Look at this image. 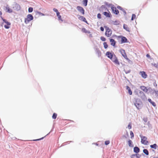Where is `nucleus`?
I'll use <instances>...</instances> for the list:
<instances>
[{
    "instance_id": "nucleus-26",
    "label": "nucleus",
    "mask_w": 158,
    "mask_h": 158,
    "mask_svg": "<svg viewBox=\"0 0 158 158\" xmlns=\"http://www.w3.org/2000/svg\"><path fill=\"white\" fill-rule=\"evenodd\" d=\"M103 45H104V48L105 49H106V48H108V45L107 44V43L106 42H104L103 43Z\"/></svg>"
},
{
    "instance_id": "nucleus-4",
    "label": "nucleus",
    "mask_w": 158,
    "mask_h": 158,
    "mask_svg": "<svg viewBox=\"0 0 158 158\" xmlns=\"http://www.w3.org/2000/svg\"><path fill=\"white\" fill-rule=\"evenodd\" d=\"M141 138V142L142 143L144 144H147L148 143V142L147 141V137L144 136H140Z\"/></svg>"
},
{
    "instance_id": "nucleus-36",
    "label": "nucleus",
    "mask_w": 158,
    "mask_h": 158,
    "mask_svg": "<svg viewBox=\"0 0 158 158\" xmlns=\"http://www.w3.org/2000/svg\"><path fill=\"white\" fill-rule=\"evenodd\" d=\"M130 134L131 138L134 137V134L132 131H131L130 132Z\"/></svg>"
},
{
    "instance_id": "nucleus-1",
    "label": "nucleus",
    "mask_w": 158,
    "mask_h": 158,
    "mask_svg": "<svg viewBox=\"0 0 158 158\" xmlns=\"http://www.w3.org/2000/svg\"><path fill=\"white\" fill-rule=\"evenodd\" d=\"M33 19V16L31 14H28L27 15L26 18L25 19L24 22L26 24H28Z\"/></svg>"
},
{
    "instance_id": "nucleus-42",
    "label": "nucleus",
    "mask_w": 158,
    "mask_h": 158,
    "mask_svg": "<svg viewBox=\"0 0 158 158\" xmlns=\"http://www.w3.org/2000/svg\"><path fill=\"white\" fill-rule=\"evenodd\" d=\"M38 13L40 15H42V16H44V14H43V13H42L41 12H38Z\"/></svg>"
},
{
    "instance_id": "nucleus-41",
    "label": "nucleus",
    "mask_w": 158,
    "mask_h": 158,
    "mask_svg": "<svg viewBox=\"0 0 158 158\" xmlns=\"http://www.w3.org/2000/svg\"><path fill=\"white\" fill-rule=\"evenodd\" d=\"M97 17L99 19H101V15L99 13L97 15Z\"/></svg>"
},
{
    "instance_id": "nucleus-25",
    "label": "nucleus",
    "mask_w": 158,
    "mask_h": 158,
    "mask_svg": "<svg viewBox=\"0 0 158 158\" xmlns=\"http://www.w3.org/2000/svg\"><path fill=\"white\" fill-rule=\"evenodd\" d=\"M123 28L124 29H125L127 31H129V28L127 27V26L126 25L124 24L123 26Z\"/></svg>"
},
{
    "instance_id": "nucleus-47",
    "label": "nucleus",
    "mask_w": 158,
    "mask_h": 158,
    "mask_svg": "<svg viewBox=\"0 0 158 158\" xmlns=\"http://www.w3.org/2000/svg\"><path fill=\"white\" fill-rule=\"evenodd\" d=\"M127 89L128 90L129 89H130V88L128 86H127Z\"/></svg>"
},
{
    "instance_id": "nucleus-13",
    "label": "nucleus",
    "mask_w": 158,
    "mask_h": 158,
    "mask_svg": "<svg viewBox=\"0 0 158 158\" xmlns=\"http://www.w3.org/2000/svg\"><path fill=\"white\" fill-rule=\"evenodd\" d=\"M140 88L145 93H147V88L144 86H141L140 87Z\"/></svg>"
},
{
    "instance_id": "nucleus-30",
    "label": "nucleus",
    "mask_w": 158,
    "mask_h": 158,
    "mask_svg": "<svg viewBox=\"0 0 158 158\" xmlns=\"http://www.w3.org/2000/svg\"><path fill=\"white\" fill-rule=\"evenodd\" d=\"M136 18V15L134 14H133L132 15L131 18V20H133L134 19H135Z\"/></svg>"
},
{
    "instance_id": "nucleus-7",
    "label": "nucleus",
    "mask_w": 158,
    "mask_h": 158,
    "mask_svg": "<svg viewBox=\"0 0 158 158\" xmlns=\"http://www.w3.org/2000/svg\"><path fill=\"white\" fill-rule=\"evenodd\" d=\"M120 52L122 55V56H123V57L126 59H128V58H127V54L125 52V51L123 49H121L120 50Z\"/></svg>"
},
{
    "instance_id": "nucleus-6",
    "label": "nucleus",
    "mask_w": 158,
    "mask_h": 158,
    "mask_svg": "<svg viewBox=\"0 0 158 158\" xmlns=\"http://www.w3.org/2000/svg\"><path fill=\"white\" fill-rule=\"evenodd\" d=\"M111 9L113 12L115 14L117 15L119 13L118 10L114 6H112L111 7Z\"/></svg>"
},
{
    "instance_id": "nucleus-46",
    "label": "nucleus",
    "mask_w": 158,
    "mask_h": 158,
    "mask_svg": "<svg viewBox=\"0 0 158 158\" xmlns=\"http://www.w3.org/2000/svg\"><path fill=\"white\" fill-rule=\"evenodd\" d=\"M117 8L118 9H120V10H122V9H123L120 6H118L117 7Z\"/></svg>"
},
{
    "instance_id": "nucleus-49",
    "label": "nucleus",
    "mask_w": 158,
    "mask_h": 158,
    "mask_svg": "<svg viewBox=\"0 0 158 158\" xmlns=\"http://www.w3.org/2000/svg\"><path fill=\"white\" fill-rule=\"evenodd\" d=\"M2 12L1 11H0V16L1 17V15H2Z\"/></svg>"
},
{
    "instance_id": "nucleus-38",
    "label": "nucleus",
    "mask_w": 158,
    "mask_h": 158,
    "mask_svg": "<svg viewBox=\"0 0 158 158\" xmlns=\"http://www.w3.org/2000/svg\"><path fill=\"white\" fill-rule=\"evenodd\" d=\"M110 143V142L109 140H107L105 142V143L106 145H108Z\"/></svg>"
},
{
    "instance_id": "nucleus-8",
    "label": "nucleus",
    "mask_w": 158,
    "mask_h": 158,
    "mask_svg": "<svg viewBox=\"0 0 158 158\" xmlns=\"http://www.w3.org/2000/svg\"><path fill=\"white\" fill-rule=\"evenodd\" d=\"M135 105L138 109H139L141 107V102H140L136 101Z\"/></svg>"
},
{
    "instance_id": "nucleus-33",
    "label": "nucleus",
    "mask_w": 158,
    "mask_h": 158,
    "mask_svg": "<svg viewBox=\"0 0 158 158\" xmlns=\"http://www.w3.org/2000/svg\"><path fill=\"white\" fill-rule=\"evenodd\" d=\"M100 39L101 40H102V41H105L106 40V39L103 36H101L100 37Z\"/></svg>"
},
{
    "instance_id": "nucleus-18",
    "label": "nucleus",
    "mask_w": 158,
    "mask_h": 158,
    "mask_svg": "<svg viewBox=\"0 0 158 158\" xmlns=\"http://www.w3.org/2000/svg\"><path fill=\"white\" fill-rule=\"evenodd\" d=\"M154 90H153L151 88H149L147 89V93L148 94L149 93H153Z\"/></svg>"
},
{
    "instance_id": "nucleus-10",
    "label": "nucleus",
    "mask_w": 158,
    "mask_h": 158,
    "mask_svg": "<svg viewBox=\"0 0 158 158\" xmlns=\"http://www.w3.org/2000/svg\"><path fill=\"white\" fill-rule=\"evenodd\" d=\"M110 41L111 45L113 46H115L116 44V42L114 40L112 39H110Z\"/></svg>"
},
{
    "instance_id": "nucleus-11",
    "label": "nucleus",
    "mask_w": 158,
    "mask_h": 158,
    "mask_svg": "<svg viewBox=\"0 0 158 158\" xmlns=\"http://www.w3.org/2000/svg\"><path fill=\"white\" fill-rule=\"evenodd\" d=\"M111 60L115 64H119V62L118 60L116 58H112Z\"/></svg>"
},
{
    "instance_id": "nucleus-23",
    "label": "nucleus",
    "mask_w": 158,
    "mask_h": 158,
    "mask_svg": "<svg viewBox=\"0 0 158 158\" xmlns=\"http://www.w3.org/2000/svg\"><path fill=\"white\" fill-rule=\"evenodd\" d=\"M96 53L98 55V57H100L101 55V52L99 50H97L96 52Z\"/></svg>"
},
{
    "instance_id": "nucleus-44",
    "label": "nucleus",
    "mask_w": 158,
    "mask_h": 158,
    "mask_svg": "<svg viewBox=\"0 0 158 158\" xmlns=\"http://www.w3.org/2000/svg\"><path fill=\"white\" fill-rule=\"evenodd\" d=\"M100 30L102 31H103L104 30V28L102 27H100Z\"/></svg>"
},
{
    "instance_id": "nucleus-21",
    "label": "nucleus",
    "mask_w": 158,
    "mask_h": 158,
    "mask_svg": "<svg viewBox=\"0 0 158 158\" xmlns=\"http://www.w3.org/2000/svg\"><path fill=\"white\" fill-rule=\"evenodd\" d=\"M128 145L130 147H133L134 146L132 144V142L131 140H129L128 141Z\"/></svg>"
},
{
    "instance_id": "nucleus-35",
    "label": "nucleus",
    "mask_w": 158,
    "mask_h": 158,
    "mask_svg": "<svg viewBox=\"0 0 158 158\" xmlns=\"http://www.w3.org/2000/svg\"><path fill=\"white\" fill-rule=\"evenodd\" d=\"M152 64L153 66L156 68H158V64L155 63V64Z\"/></svg>"
},
{
    "instance_id": "nucleus-12",
    "label": "nucleus",
    "mask_w": 158,
    "mask_h": 158,
    "mask_svg": "<svg viewBox=\"0 0 158 158\" xmlns=\"http://www.w3.org/2000/svg\"><path fill=\"white\" fill-rule=\"evenodd\" d=\"M106 55L108 58L111 59L113 58V55L112 54L109 52H106Z\"/></svg>"
},
{
    "instance_id": "nucleus-15",
    "label": "nucleus",
    "mask_w": 158,
    "mask_h": 158,
    "mask_svg": "<svg viewBox=\"0 0 158 158\" xmlns=\"http://www.w3.org/2000/svg\"><path fill=\"white\" fill-rule=\"evenodd\" d=\"M127 39L124 37H122L121 38V43H125L127 42Z\"/></svg>"
},
{
    "instance_id": "nucleus-3",
    "label": "nucleus",
    "mask_w": 158,
    "mask_h": 158,
    "mask_svg": "<svg viewBox=\"0 0 158 158\" xmlns=\"http://www.w3.org/2000/svg\"><path fill=\"white\" fill-rule=\"evenodd\" d=\"M1 18L4 22L6 23V24L4 25L5 28L6 29H9L10 27L11 23L8 22L6 20L3 19L2 17H1Z\"/></svg>"
},
{
    "instance_id": "nucleus-43",
    "label": "nucleus",
    "mask_w": 158,
    "mask_h": 158,
    "mask_svg": "<svg viewBox=\"0 0 158 158\" xmlns=\"http://www.w3.org/2000/svg\"><path fill=\"white\" fill-rule=\"evenodd\" d=\"M148 100L149 101V102H150L151 103L153 102L152 101L151 99L150 98L148 99Z\"/></svg>"
},
{
    "instance_id": "nucleus-40",
    "label": "nucleus",
    "mask_w": 158,
    "mask_h": 158,
    "mask_svg": "<svg viewBox=\"0 0 158 158\" xmlns=\"http://www.w3.org/2000/svg\"><path fill=\"white\" fill-rule=\"evenodd\" d=\"M151 104L154 106H156V105L155 102H152Z\"/></svg>"
},
{
    "instance_id": "nucleus-2",
    "label": "nucleus",
    "mask_w": 158,
    "mask_h": 158,
    "mask_svg": "<svg viewBox=\"0 0 158 158\" xmlns=\"http://www.w3.org/2000/svg\"><path fill=\"white\" fill-rule=\"evenodd\" d=\"M105 27L106 28V30L105 33V35L108 37H110L112 34V31L110 28L106 27L105 26Z\"/></svg>"
},
{
    "instance_id": "nucleus-22",
    "label": "nucleus",
    "mask_w": 158,
    "mask_h": 158,
    "mask_svg": "<svg viewBox=\"0 0 158 158\" xmlns=\"http://www.w3.org/2000/svg\"><path fill=\"white\" fill-rule=\"evenodd\" d=\"M60 13H59L57 14L56 15L58 17L59 20H61V21H63V20L62 19L61 16L60 15Z\"/></svg>"
},
{
    "instance_id": "nucleus-51",
    "label": "nucleus",
    "mask_w": 158,
    "mask_h": 158,
    "mask_svg": "<svg viewBox=\"0 0 158 158\" xmlns=\"http://www.w3.org/2000/svg\"><path fill=\"white\" fill-rule=\"evenodd\" d=\"M18 6H19V7H20V6H19V5H17Z\"/></svg>"
},
{
    "instance_id": "nucleus-20",
    "label": "nucleus",
    "mask_w": 158,
    "mask_h": 158,
    "mask_svg": "<svg viewBox=\"0 0 158 158\" xmlns=\"http://www.w3.org/2000/svg\"><path fill=\"white\" fill-rule=\"evenodd\" d=\"M6 12L9 13H11L12 12V10L9 7L6 6Z\"/></svg>"
},
{
    "instance_id": "nucleus-14",
    "label": "nucleus",
    "mask_w": 158,
    "mask_h": 158,
    "mask_svg": "<svg viewBox=\"0 0 158 158\" xmlns=\"http://www.w3.org/2000/svg\"><path fill=\"white\" fill-rule=\"evenodd\" d=\"M78 19L79 20H81L83 21H84L86 23H87V22L85 18L83 16H80L78 18Z\"/></svg>"
},
{
    "instance_id": "nucleus-27",
    "label": "nucleus",
    "mask_w": 158,
    "mask_h": 158,
    "mask_svg": "<svg viewBox=\"0 0 158 158\" xmlns=\"http://www.w3.org/2000/svg\"><path fill=\"white\" fill-rule=\"evenodd\" d=\"M57 116V114L55 113H54L52 116V118L53 119H55L56 118V117Z\"/></svg>"
},
{
    "instance_id": "nucleus-50",
    "label": "nucleus",
    "mask_w": 158,
    "mask_h": 158,
    "mask_svg": "<svg viewBox=\"0 0 158 158\" xmlns=\"http://www.w3.org/2000/svg\"><path fill=\"white\" fill-rule=\"evenodd\" d=\"M134 148H139L137 147H135Z\"/></svg>"
},
{
    "instance_id": "nucleus-34",
    "label": "nucleus",
    "mask_w": 158,
    "mask_h": 158,
    "mask_svg": "<svg viewBox=\"0 0 158 158\" xmlns=\"http://www.w3.org/2000/svg\"><path fill=\"white\" fill-rule=\"evenodd\" d=\"M53 10L54 12H56V14H57L60 13L59 12H58V10L56 8H54L53 9Z\"/></svg>"
},
{
    "instance_id": "nucleus-24",
    "label": "nucleus",
    "mask_w": 158,
    "mask_h": 158,
    "mask_svg": "<svg viewBox=\"0 0 158 158\" xmlns=\"http://www.w3.org/2000/svg\"><path fill=\"white\" fill-rule=\"evenodd\" d=\"M87 0H84L83 1V4L85 6H87Z\"/></svg>"
},
{
    "instance_id": "nucleus-16",
    "label": "nucleus",
    "mask_w": 158,
    "mask_h": 158,
    "mask_svg": "<svg viewBox=\"0 0 158 158\" xmlns=\"http://www.w3.org/2000/svg\"><path fill=\"white\" fill-rule=\"evenodd\" d=\"M103 14L106 17H110V13L109 11H108V12H103Z\"/></svg>"
},
{
    "instance_id": "nucleus-39",
    "label": "nucleus",
    "mask_w": 158,
    "mask_h": 158,
    "mask_svg": "<svg viewBox=\"0 0 158 158\" xmlns=\"http://www.w3.org/2000/svg\"><path fill=\"white\" fill-rule=\"evenodd\" d=\"M128 93L130 95H131L132 94V92L131 89H129L128 90Z\"/></svg>"
},
{
    "instance_id": "nucleus-45",
    "label": "nucleus",
    "mask_w": 158,
    "mask_h": 158,
    "mask_svg": "<svg viewBox=\"0 0 158 158\" xmlns=\"http://www.w3.org/2000/svg\"><path fill=\"white\" fill-rule=\"evenodd\" d=\"M146 56L148 57V58H150V56L149 54H147L146 55Z\"/></svg>"
},
{
    "instance_id": "nucleus-28",
    "label": "nucleus",
    "mask_w": 158,
    "mask_h": 158,
    "mask_svg": "<svg viewBox=\"0 0 158 158\" xmlns=\"http://www.w3.org/2000/svg\"><path fill=\"white\" fill-rule=\"evenodd\" d=\"M143 152L145 154H146L147 155H148V150H147L146 149H144L143 150Z\"/></svg>"
},
{
    "instance_id": "nucleus-31",
    "label": "nucleus",
    "mask_w": 158,
    "mask_h": 158,
    "mask_svg": "<svg viewBox=\"0 0 158 158\" xmlns=\"http://www.w3.org/2000/svg\"><path fill=\"white\" fill-rule=\"evenodd\" d=\"M134 151L137 153L139 152V149H134Z\"/></svg>"
},
{
    "instance_id": "nucleus-19",
    "label": "nucleus",
    "mask_w": 158,
    "mask_h": 158,
    "mask_svg": "<svg viewBox=\"0 0 158 158\" xmlns=\"http://www.w3.org/2000/svg\"><path fill=\"white\" fill-rule=\"evenodd\" d=\"M81 31L82 32L85 33H90V31L87 30L85 28H83L81 29Z\"/></svg>"
},
{
    "instance_id": "nucleus-17",
    "label": "nucleus",
    "mask_w": 158,
    "mask_h": 158,
    "mask_svg": "<svg viewBox=\"0 0 158 158\" xmlns=\"http://www.w3.org/2000/svg\"><path fill=\"white\" fill-rule=\"evenodd\" d=\"M140 156L139 154H133L131 156V158H139Z\"/></svg>"
},
{
    "instance_id": "nucleus-37",
    "label": "nucleus",
    "mask_w": 158,
    "mask_h": 158,
    "mask_svg": "<svg viewBox=\"0 0 158 158\" xmlns=\"http://www.w3.org/2000/svg\"><path fill=\"white\" fill-rule=\"evenodd\" d=\"M128 127L129 129H131V123H129V124L128 125Z\"/></svg>"
},
{
    "instance_id": "nucleus-9",
    "label": "nucleus",
    "mask_w": 158,
    "mask_h": 158,
    "mask_svg": "<svg viewBox=\"0 0 158 158\" xmlns=\"http://www.w3.org/2000/svg\"><path fill=\"white\" fill-rule=\"evenodd\" d=\"M139 74H141L142 77L143 78H146L147 77V74H146L145 72L144 71L140 72Z\"/></svg>"
},
{
    "instance_id": "nucleus-32",
    "label": "nucleus",
    "mask_w": 158,
    "mask_h": 158,
    "mask_svg": "<svg viewBox=\"0 0 158 158\" xmlns=\"http://www.w3.org/2000/svg\"><path fill=\"white\" fill-rule=\"evenodd\" d=\"M33 10V8L31 7H30L28 8V12H31Z\"/></svg>"
},
{
    "instance_id": "nucleus-5",
    "label": "nucleus",
    "mask_w": 158,
    "mask_h": 158,
    "mask_svg": "<svg viewBox=\"0 0 158 158\" xmlns=\"http://www.w3.org/2000/svg\"><path fill=\"white\" fill-rule=\"evenodd\" d=\"M77 10L83 15L85 14V10L84 9L80 6H77Z\"/></svg>"
},
{
    "instance_id": "nucleus-48",
    "label": "nucleus",
    "mask_w": 158,
    "mask_h": 158,
    "mask_svg": "<svg viewBox=\"0 0 158 158\" xmlns=\"http://www.w3.org/2000/svg\"><path fill=\"white\" fill-rule=\"evenodd\" d=\"M42 139V138H41V139H35V140H33L34 141H37V140H40L41 139Z\"/></svg>"
},
{
    "instance_id": "nucleus-29",
    "label": "nucleus",
    "mask_w": 158,
    "mask_h": 158,
    "mask_svg": "<svg viewBox=\"0 0 158 158\" xmlns=\"http://www.w3.org/2000/svg\"><path fill=\"white\" fill-rule=\"evenodd\" d=\"M157 147V145L156 144H154L150 146V147L152 148H156Z\"/></svg>"
}]
</instances>
